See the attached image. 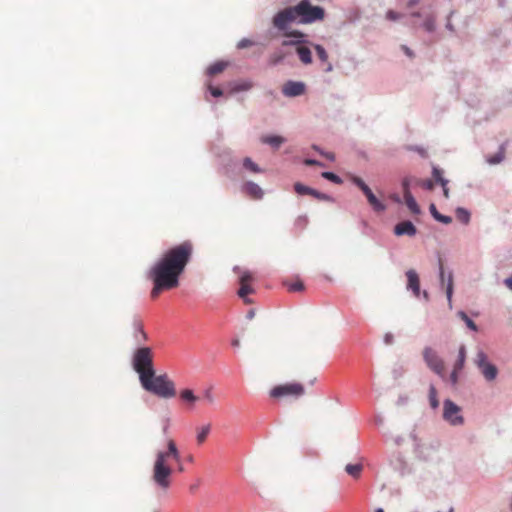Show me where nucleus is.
Here are the masks:
<instances>
[{"label": "nucleus", "mask_w": 512, "mask_h": 512, "mask_svg": "<svg viewBox=\"0 0 512 512\" xmlns=\"http://www.w3.org/2000/svg\"><path fill=\"white\" fill-rule=\"evenodd\" d=\"M180 399L187 405L189 409H193L199 397L196 396L191 389H183L179 393Z\"/></svg>", "instance_id": "obj_19"}, {"label": "nucleus", "mask_w": 512, "mask_h": 512, "mask_svg": "<svg viewBox=\"0 0 512 512\" xmlns=\"http://www.w3.org/2000/svg\"><path fill=\"white\" fill-rule=\"evenodd\" d=\"M321 176L335 184L342 183V179L338 175L334 174L333 172H323L321 174Z\"/></svg>", "instance_id": "obj_39"}, {"label": "nucleus", "mask_w": 512, "mask_h": 512, "mask_svg": "<svg viewBox=\"0 0 512 512\" xmlns=\"http://www.w3.org/2000/svg\"><path fill=\"white\" fill-rule=\"evenodd\" d=\"M243 166L250 170L253 173H259L261 172V169L258 167L256 163H254L250 158H245L243 161Z\"/></svg>", "instance_id": "obj_36"}, {"label": "nucleus", "mask_w": 512, "mask_h": 512, "mask_svg": "<svg viewBox=\"0 0 512 512\" xmlns=\"http://www.w3.org/2000/svg\"><path fill=\"white\" fill-rule=\"evenodd\" d=\"M375 512H384V510L382 508H378V509H376Z\"/></svg>", "instance_id": "obj_62"}, {"label": "nucleus", "mask_w": 512, "mask_h": 512, "mask_svg": "<svg viewBox=\"0 0 512 512\" xmlns=\"http://www.w3.org/2000/svg\"><path fill=\"white\" fill-rule=\"evenodd\" d=\"M423 296L426 300L428 299V293L426 291L423 292Z\"/></svg>", "instance_id": "obj_60"}, {"label": "nucleus", "mask_w": 512, "mask_h": 512, "mask_svg": "<svg viewBox=\"0 0 512 512\" xmlns=\"http://www.w3.org/2000/svg\"><path fill=\"white\" fill-rule=\"evenodd\" d=\"M386 17H387V19H389L391 21H395V20L400 19V14H398L397 12H395L393 10H389L386 14Z\"/></svg>", "instance_id": "obj_45"}, {"label": "nucleus", "mask_w": 512, "mask_h": 512, "mask_svg": "<svg viewBox=\"0 0 512 512\" xmlns=\"http://www.w3.org/2000/svg\"><path fill=\"white\" fill-rule=\"evenodd\" d=\"M345 471L354 479H358L361 476L363 471V465L360 463L357 464H348L345 467Z\"/></svg>", "instance_id": "obj_24"}, {"label": "nucleus", "mask_w": 512, "mask_h": 512, "mask_svg": "<svg viewBox=\"0 0 512 512\" xmlns=\"http://www.w3.org/2000/svg\"><path fill=\"white\" fill-rule=\"evenodd\" d=\"M261 142L277 149L285 142V139L277 135H265L261 137Z\"/></svg>", "instance_id": "obj_22"}, {"label": "nucleus", "mask_w": 512, "mask_h": 512, "mask_svg": "<svg viewBox=\"0 0 512 512\" xmlns=\"http://www.w3.org/2000/svg\"><path fill=\"white\" fill-rule=\"evenodd\" d=\"M194 246L191 241H184L172 246L160 256L150 267L147 278L152 281L150 292L152 299H156L164 291L175 289L180 284V276L192 258Z\"/></svg>", "instance_id": "obj_1"}, {"label": "nucleus", "mask_w": 512, "mask_h": 512, "mask_svg": "<svg viewBox=\"0 0 512 512\" xmlns=\"http://www.w3.org/2000/svg\"><path fill=\"white\" fill-rule=\"evenodd\" d=\"M418 2H419V0H411V1H409L408 6H409V7H413V6H414V5H416Z\"/></svg>", "instance_id": "obj_56"}, {"label": "nucleus", "mask_w": 512, "mask_h": 512, "mask_svg": "<svg viewBox=\"0 0 512 512\" xmlns=\"http://www.w3.org/2000/svg\"><path fill=\"white\" fill-rule=\"evenodd\" d=\"M474 362L487 381H493L497 377V367L487 361V355L483 351H478Z\"/></svg>", "instance_id": "obj_8"}, {"label": "nucleus", "mask_w": 512, "mask_h": 512, "mask_svg": "<svg viewBox=\"0 0 512 512\" xmlns=\"http://www.w3.org/2000/svg\"><path fill=\"white\" fill-rule=\"evenodd\" d=\"M176 463L178 464L177 470H178L179 472H183L184 467H183V465H182V463H181V460H180L179 462H176Z\"/></svg>", "instance_id": "obj_54"}, {"label": "nucleus", "mask_w": 512, "mask_h": 512, "mask_svg": "<svg viewBox=\"0 0 512 512\" xmlns=\"http://www.w3.org/2000/svg\"><path fill=\"white\" fill-rule=\"evenodd\" d=\"M227 67V63L223 61H218L212 65H210L207 69V74L209 76H215L225 70Z\"/></svg>", "instance_id": "obj_25"}, {"label": "nucleus", "mask_w": 512, "mask_h": 512, "mask_svg": "<svg viewBox=\"0 0 512 512\" xmlns=\"http://www.w3.org/2000/svg\"><path fill=\"white\" fill-rule=\"evenodd\" d=\"M314 49L316 51L318 58L322 62L327 63L328 62V54H327L326 50L324 49V47L316 44V45H314Z\"/></svg>", "instance_id": "obj_35"}, {"label": "nucleus", "mask_w": 512, "mask_h": 512, "mask_svg": "<svg viewBox=\"0 0 512 512\" xmlns=\"http://www.w3.org/2000/svg\"><path fill=\"white\" fill-rule=\"evenodd\" d=\"M413 15H414L415 17H419V16H420V15H419V13H414Z\"/></svg>", "instance_id": "obj_63"}, {"label": "nucleus", "mask_w": 512, "mask_h": 512, "mask_svg": "<svg viewBox=\"0 0 512 512\" xmlns=\"http://www.w3.org/2000/svg\"><path fill=\"white\" fill-rule=\"evenodd\" d=\"M304 394V387L300 383H287L274 387L270 395L273 398H280L285 396L299 397Z\"/></svg>", "instance_id": "obj_10"}, {"label": "nucleus", "mask_w": 512, "mask_h": 512, "mask_svg": "<svg viewBox=\"0 0 512 512\" xmlns=\"http://www.w3.org/2000/svg\"><path fill=\"white\" fill-rule=\"evenodd\" d=\"M402 49H403V51L405 52V54H406L408 57H410V58H412V57H413V52L411 51V49H410L409 47H407V46H402Z\"/></svg>", "instance_id": "obj_51"}, {"label": "nucleus", "mask_w": 512, "mask_h": 512, "mask_svg": "<svg viewBox=\"0 0 512 512\" xmlns=\"http://www.w3.org/2000/svg\"><path fill=\"white\" fill-rule=\"evenodd\" d=\"M284 285L290 292H300L304 290V284L300 279H296L295 281H285Z\"/></svg>", "instance_id": "obj_27"}, {"label": "nucleus", "mask_w": 512, "mask_h": 512, "mask_svg": "<svg viewBox=\"0 0 512 512\" xmlns=\"http://www.w3.org/2000/svg\"><path fill=\"white\" fill-rule=\"evenodd\" d=\"M296 53L303 64L308 65L312 63V54L308 47L299 45L296 47Z\"/></svg>", "instance_id": "obj_21"}, {"label": "nucleus", "mask_w": 512, "mask_h": 512, "mask_svg": "<svg viewBox=\"0 0 512 512\" xmlns=\"http://www.w3.org/2000/svg\"><path fill=\"white\" fill-rule=\"evenodd\" d=\"M295 21H298V17L295 11V7L293 6L285 8L276 13L272 22L274 27L278 30L286 31L288 26Z\"/></svg>", "instance_id": "obj_7"}, {"label": "nucleus", "mask_w": 512, "mask_h": 512, "mask_svg": "<svg viewBox=\"0 0 512 512\" xmlns=\"http://www.w3.org/2000/svg\"><path fill=\"white\" fill-rule=\"evenodd\" d=\"M417 184L429 191L434 189V181L433 180H429V179L417 180Z\"/></svg>", "instance_id": "obj_41"}, {"label": "nucleus", "mask_w": 512, "mask_h": 512, "mask_svg": "<svg viewBox=\"0 0 512 512\" xmlns=\"http://www.w3.org/2000/svg\"><path fill=\"white\" fill-rule=\"evenodd\" d=\"M443 172L437 167L433 168L432 176L435 182L439 183L443 188V195L446 199L449 198V188H448V180L443 177Z\"/></svg>", "instance_id": "obj_20"}, {"label": "nucleus", "mask_w": 512, "mask_h": 512, "mask_svg": "<svg viewBox=\"0 0 512 512\" xmlns=\"http://www.w3.org/2000/svg\"><path fill=\"white\" fill-rule=\"evenodd\" d=\"M324 155H325V157H326L327 159H329V160H331V161H332V160H334V154H333V153H326V154H324Z\"/></svg>", "instance_id": "obj_55"}, {"label": "nucleus", "mask_w": 512, "mask_h": 512, "mask_svg": "<svg viewBox=\"0 0 512 512\" xmlns=\"http://www.w3.org/2000/svg\"><path fill=\"white\" fill-rule=\"evenodd\" d=\"M204 397L206 398V400L209 402V403H213L214 402V397H213V394H212V391L211 389H207L204 393Z\"/></svg>", "instance_id": "obj_48"}, {"label": "nucleus", "mask_w": 512, "mask_h": 512, "mask_svg": "<svg viewBox=\"0 0 512 512\" xmlns=\"http://www.w3.org/2000/svg\"><path fill=\"white\" fill-rule=\"evenodd\" d=\"M466 360V348L464 345H461L458 352V358L454 363L453 369L461 371L464 367V363Z\"/></svg>", "instance_id": "obj_26"}, {"label": "nucleus", "mask_w": 512, "mask_h": 512, "mask_svg": "<svg viewBox=\"0 0 512 512\" xmlns=\"http://www.w3.org/2000/svg\"><path fill=\"white\" fill-rule=\"evenodd\" d=\"M133 368L139 374L140 382L154 375L153 353L149 347H142L135 351L133 356Z\"/></svg>", "instance_id": "obj_4"}, {"label": "nucleus", "mask_w": 512, "mask_h": 512, "mask_svg": "<svg viewBox=\"0 0 512 512\" xmlns=\"http://www.w3.org/2000/svg\"><path fill=\"white\" fill-rule=\"evenodd\" d=\"M311 196L321 201L334 202L333 197L325 193H321L315 189L312 190Z\"/></svg>", "instance_id": "obj_37"}, {"label": "nucleus", "mask_w": 512, "mask_h": 512, "mask_svg": "<svg viewBox=\"0 0 512 512\" xmlns=\"http://www.w3.org/2000/svg\"><path fill=\"white\" fill-rule=\"evenodd\" d=\"M407 276V288L411 290L415 297L420 296V279L417 272L410 269L406 272Z\"/></svg>", "instance_id": "obj_15"}, {"label": "nucleus", "mask_w": 512, "mask_h": 512, "mask_svg": "<svg viewBox=\"0 0 512 512\" xmlns=\"http://www.w3.org/2000/svg\"><path fill=\"white\" fill-rule=\"evenodd\" d=\"M232 345L235 346V347H238L240 345V340L239 339H234L232 341Z\"/></svg>", "instance_id": "obj_58"}, {"label": "nucleus", "mask_w": 512, "mask_h": 512, "mask_svg": "<svg viewBox=\"0 0 512 512\" xmlns=\"http://www.w3.org/2000/svg\"><path fill=\"white\" fill-rule=\"evenodd\" d=\"M242 191L247 194L250 198L254 199V200H259L263 197L264 195V192L263 190L261 189V187L259 185H257L256 183L254 182H246L243 187H242Z\"/></svg>", "instance_id": "obj_17"}, {"label": "nucleus", "mask_w": 512, "mask_h": 512, "mask_svg": "<svg viewBox=\"0 0 512 512\" xmlns=\"http://www.w3.org/2000/svg\"><path fill=\"white\" fill-rule=\"evenodd\" d=\"M410 180L405 178L402 182L405 204L413 214H419L420 208L409 190Z\"/></svg>", "instance_id": "obj_13"}, {"label": "nucleus", "mask_w": 512, "mask_h": 512, "mask_svg": "<svg viewBox=\"0 0 512 512\" xmlns=\"http://www.w3.org/2000/svg\"><path fill=\"white\" fill-rule=\"evenodd\" d=\"M429 401L432 408H437L439 406V401L437 398V391L436 388L431 385L429 388Z\"/></svg>", "instance_id": "obj_33"}, {"label": "nucleus", "mask_w": 512, "mask_h": 512, "mask_svg": "<svg viewBox=\"0 0 512 512\" xmlns=\"http://www.w3.org/2000/svg\"><path fill=\"white\" fill-rule=\"evenodd\" d=\"M304 163L307 165V166H314V165H321V163L317 160H314V159H306L304 161Z\"/></svg>", "instance_id": "obj_49"}, {"label": "nucleus", "mask_w": 512, "mask_h": 512, "mask_svg": "<svg viewBox=\"0 0 512 512\" xmlns=\"http://www.w3.org/2000/svg\"><path fill=\"white\" fill-rule=\"evenodd\" d=\"M142 387L161 398H172L176 395L175 384L167 374L149 376L141 381Z\"/></svg>", "instance_id": "obj_3"}, {"label": "nucleus", "mask_w": 512, "mask_h": 512, "mask_svg": "<svg viewBox=\"0 0 512 512\" xmlns=\"http://www.w3.org/2000/svg\"><path fill=\"white\" fill-rule=\"evenodd\" d=\"M430 212L431 214L433 215V217L438 220L439 222H442L444 224H450L452 222V218L449 217V216H445V215H442L440 214L435 205L434 204H431L430 205Z\"/></svg>", "instance_id": "obj_28"}, {"label": "nucleus", "mask_w": 512, "mask_h": 512, "mask_svg": "<svg viewBox=\"0 0 512 512\" xmlns=\"http://www.w3.org/2000/svg\"><path fill=\"white\" fill-rule=\"evenodd\" d=\"M294 7L298 17V23L308 24L324 19V9L320 6H313L310 0H301Z\"/></svg>", "instance_id": "obj_5"}, {"label": "nucleus", "mask_w": 512, "mask_h": 512, "mask_svg": "<svg viewBox=\"0 0 512 512\" xmlns=\"http://www.w3.org/2000/svg\"><path fill=\"white\" fill-rule=\"evenodd\" d=\"M363 193L366 196L368 203L376 212H382L386 209V206L374 195L370 188H366Z\"/></svg>", "instance_id": "obj_18"}, {"label": "nucleus", "mask_w": 512, "mask_h": 512, "mask_svg": "<svg viewBox=\"0 0 512 512\" xmlns=\"http://www.w3.org/2000/svg\"><path fill=\"white\" fill-rule=\"evenodd\" d=\"M351 181L357 186L359 187V189L364 192L366 188H369L365 182L358 176H352L351 177Z\"/></svg>", "instance_id": "obj_40"}, {"label": "nucleus", "mask_w": 512, "mask_h": 512, "mask_svg": "<svg viewBox=\"0 0 512 512\" xmlns=\"http://www.w3.org/2000/svg\"><path fill=\"white\" fill-rule=\"evenodd\" d=\"M456 217L464 224H468L470 221V213L464 208H458L456 210Z\"/></svg>", "instance_id": "obj_32"}, {"label": "nucleus", "mask_w": 512, "mask_h": 512, "mask_svg": "<svg viewBox=\"0 0 512 512\" xmlns=\"http://www.w3.org/2000/svg\"><path fill=\"white\" fill-rule=\"evenodd\" d=\"M254 316H255V311L253 309L249 310L247 313V318L252 319V318H254Z\"/></svg>", "instance_id": "obj_53"}, {"label": "nucleus", "mask_w": 512, "mask_h": 512, "mask_svg": "<svg viewBox=\"0 0 512 512\" xmlns=\"http://www.w3.org/2000/svg\"><path fill=\"white\" fill-rule=\"evenodd\" d=\"M424 28L427 31H429V32L433 31L434 28H435V21H434V19L433 18H427L425 20V22H424Z\"/></svg>", "instance_id": "obj_42"}, {"label": "nucleus", "mask_w": 512, "mask_h": 512, "mask_svg": "<svg viewBox=\"0 0 512 512\" xmlns=\"http://www.w3.org/2000/svg\"><path fill=\"white\" fill-rule=\"evenodd\" d=\"M447 28L450 29V30H453V27H452V25L449 22L447 24Z\"/></svg>", "instance_id": "obj_61"}, {"label": "nucleus", "mask_w": 512, "mask_h": 512, "mask_svg": "<svg viewBox=\"0 0 512 512\" xmlns=\"http://www.w3.org/2000/svg\"><path fill=\"white\" fill-rule=\"evenodd\" d=\"M208 89L211 95L214 97H220L223 94L222 90L218 87H213L212 85H209Z\"/></svg>", "instance_id": "obj_44"}, {"label": "nucleus", "mask_w": 512, "mask_h": 512, "mask_svg": "<svg viewBox=\"0 0 512 512\" xmlns=\"http://www.w3.org/2000/svg\"><path fill=\"white\" fill-rule=\"evenodd\" d=\"M298 42H294V41H283V45L284 46H287V45H294V44H297Z\"/></svg>", "instance_id": "obj_57"}, {"label": "nucleus", "mask_w": 512, "mask_h": 512, "mask_svg": "<svg viewBox=\"0 0 512 512\" xmlns=\"http://www.w3.org/2000/svg\"><path fill=\"white\" fill-rule=\"evenodd\" d=\"M285 58V53L279 51V52H274L273 54H271L270 56V59H269V63L271 65H277L278 63H280L283 59Z\"/></svg>", "instance_id": "obj_38"}, {"label": "nucleus", "mask_w": 512, "mask_h": 512, "mask_svg": "<svg viewBox=\"0 0 512 512\" xmlns=\"http://www.w3.org/2000/svg\"><path fill=\"white\" fill-rule=\"evenodd\" d=\"M458 316L466 323L468 328H470L473 331H477V325L472 319L468 317V315L465 312L459 311Z\"/></svg>", "instance_id": "obj_34"}, {"label": "nucleus", "mask_w": 512, "mask_h": 512, "mask_svg": "<svg viewBox=\"0 0 512 512\" xmlns=\"http://www.w3.org/2000/svg\"><path fill=\"white\" fill-rule=\"evenodd\" d=\"M294 190L299 195H310L312 193L313 188H310L300 182L294 184Z\"/></svg>", "instance_id": "obj_31"}, {"label": "nucleus", "mask_w": 512, "mask_h": 512, "mask_svg": "<svg viewBox=\"0 0 512 512\" xmlns=\"http://www.w3.org/2000/svg\"><path fill=\"white\" fill-rule=\"evenodd\" d=\"M504 158H505V148H504V146L502 145V146L500 147L499 151H498L495 155H493V156L489 157V158L487 159V161H488L490 164H498V163L502 162Z\"/></svg>", "instance_id": "obj_30"}, {"label": "nucleus", "mask_w": 512, "mask_h": 512, "mask_svg": "<svg viewBox=\"0 0 512 512\" xmlns=\"http://www.w3.org/2000/svg\"><path fill=\"white\" fill-rule=\"evenodd\" d=\"M210 430H211V425L210 424H207V425H204L202 427L197 428V442H198V444H202L206 440L208 434L210 433Z\"/></svg>", "instance_id": "obj_29"}, {"label": "nucleus", "mask_w": 512, "mask_h": 512, "mask_svg": "<svg viewBox=\"0 0 512 512\" xmlns=\"http://www.w3.org/2000/svg\"><path fill=\"white\" fill-rule=\"evenodd\" d=\"M384 342L386 344H391L393 342V335L390 334V333H387L385 336H384Z\"/></svg>", "instance_id": "obj_50"}, {"label": "nucleus", "mask_w": 512, "mask_h": 512, "mask_svg": "<svg viewBox=\"0 0 512 512\" xmlns=\"http://www.w3.org/2000/svg\"><path fill=\"white\" fill-rule=\"evenodd\" d=\"M459 370H455L453 369L451 375H450V381L453 385H456L457 382H458V374H459Z\"/></svg>", "instance_id": "obj_46"}, {"label": "nucleus", "mask_w": 512, "mask_h": 512, "mask_svg": "<svg viewBox=\"0 0 512 512\" xmlns=\"http://www.w3.org/2000/svg\"><path fill=\"white\" fill-rule=\"evenodd\" d=\"M285 36L287 37H296V38H302L304 36V34L300 31H292V32H285L284 33Z\"/></svg>", "instance_id": "obj_47"}, {"label": "nucleus", "mask_w": 512, "mask_h": 512, "mask_svg": "<svg viewBox=\"0 0 512 512\" xmlns=\"http://www.w3.org/2000/svg\"><path fill=\"white\" fill-rule=\"evenodd\" d=\"M504 283L510 290H512V277L505 279Z\"/></svg>", "instance_id": "obj_52"}, {"label": "nucleus", "mask_w": 512, "mask_h": 512, "mask_svg": "<svg viewBox=\"0 0 512 512\" xmlns=\"http://www.w3.org/2000/svg\"><path fill=\"white\" fill-rule=\"evenodd\" d=\"M253 44H254V43H253V41H251V40H249V39L244 38V39H242V40H240V41L238 42L237 47H238L239 49H244V48H247V47L252 46Z\"/></svg>", "instance_id": "obj_43"}, {"label": "nucleus", "mask_w": 512, "mask_h": 512, "mask_svg": "<svg viewBox=\"0 0 512 512\" xmlns=\"http://www.w3.org/2000/svg\"><path fill=\"white\" fill-rule=\"evenodd\" d=\"M305 91V85L302 82L288 81L284 84L282 92L285 96H300Z\"/></svg>", "instance_id": "obj_14"}, {"label": "nucleus", "mask_w": 512, "mask_h": 512, "mask_svg": "<svg viewBox=\"0 0 512 512\" xmlns=\"http://www.w3.org/2000/svg\"><path fill=\"white\" fill-rule=\"evenodd\" d=\"M439 263V274H440V282L442 285L446 284V296L449 305L452 304V295H453V274L452 272H449L447 277L444 272V263L441 258L438 260Z\"/></svg>", "instance_id": "obj_12"}, {"label": "nucleus", "mask_w": 512, "mask_h": 512, "mask_svg": "<svg viewBox=\"0 0 512 512\" xmlns=\"http://www.w3.org/2000/svg\"><path fill=\"white\" fill-rule=\"evenodd\" d=\"M417 229L411 221H402L394 227V233L397 236H415Z\"/></svg>", "instance_id": "obj_16"}, {"label": "nucleus", "mask_w": 512, "mask_h": 512, "mask_svg": "<svg viewBox=\"0 0 512 512\" xmlns=\"http://www.w3.org/2000/svg\"><path fill=\"white\" fill-rule=\"evenodd\" d=\"M254 281V275L252 272L245 270L240 274V289L238 290V296L243 299L244 303H252L251 299L247 296L254 293V289L251 283Z\"/></svg>", "instance_id": "obj_11"}, {"label": "nucleus", "mask_w": 512, "mask_h": 512, "mask_svg": "<svg viewBox=\"0 0 512 512\" xmlns=\"http://www.w3.org/2000/svg\"><path fill=\"white\" fill-rule=\"evenodd\" d=\"M180 461V452L173 439L167 441V449L159 450L155 454L151 479L162 492L168 491L172 484V462Z\"/></svg>", "instance_id": "obj_2"}, {"label": "nucleus", "mask_w": 512, "mask_h": 512, "mask_svg": "<svg viewBox=\"0 0 512 512\" xmlns=\"http://www.w3.org/2000/svg\"><path fill=\"white\" fill-rule=\"evenodd\" d=\"M326 71H327V72L332 71V64H331V63H328V64H327Z\"/></svg>", "instance_id": "obj_59"}, {"label": "nucleus", "mask_w": 512, "mask_h": 512, "mask_svg": "<svg viewBox=\"0 0 512 512\" xmlns=\"http://www.w3.org/2000/svg\"><path fill=\"white\" fill-rule=\"evenodd\" d=\"M461 408L453 401L447 399L443 403V418L453 426L462 425L464 419L460 414Z\"/></svg>", "instance_id": "obj_9"}, {"label": "nucleus", "mask_w": 512, "mask_h": 512, "mask_svg": "<svg viewBox=\"0 0 512 512\" xmlns=\"http://www.w3.org/2000/svg\"><path fill=\"white\" fill-rule=\"evenodd\" d=\"M423 358L427 366L439 375L442 379H445V365L444 361L439 357L437 352L431 347H425L423 349Z\"/></svg>", "instance_id": "obj_6"}, {"label": "nucleus", "mask_w": 512, "mask_h": 512, "mask_svg": "<svg viewBox=\"0 0 512 512\" xmlns=\"http://www.w3.org/2000/svg\"><path fill=\"white\" fill-rule=\"evenodd\" d=\"M133 327L135 330V338L137 342L145 341L147 339L146 333L144 331L143 323L140 320H134Z\"/></svg>", "instance_id": "obj_23"}]
</instances>
